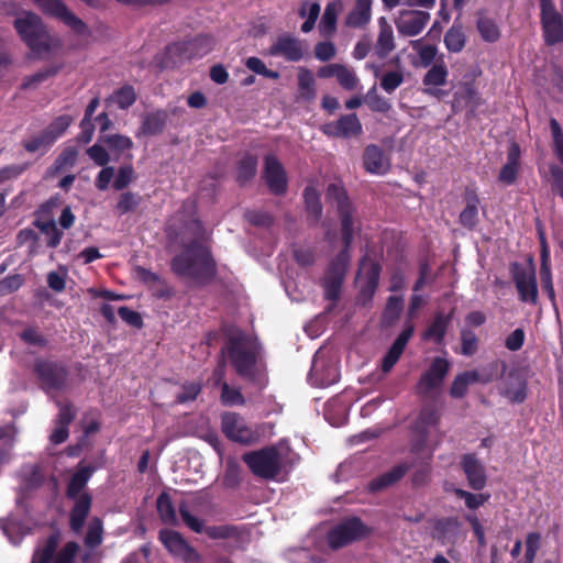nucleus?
<instances>
[{
    "label": "nucleus",
    "instance_id": "2",
    "mask_svg": "<svg viewBox=\"0 0 563 563\" xmlns=\"http://www.w3.org/2000/svg\"><path fill=\"white\" fill-rule=\"evenodd\" d=\"M230 361L239 376L255 383L260 387L265 385L264 365L261 357V345L253 335L245 334L238 329L228 331V344L222 349V360L214 369L211 379L214 385L224 382L225 361Z\"/></svg>",
    "mask_w": 563,
    "mask_h": 563
},
{
    "label": "nucleus",
    "instance_id": "55",
    "mask_svg": "<svg viewBox=\"0 0 563 563\" xmlns=\"http://www.w3.org/2000/svg\"><path fill=\"white\" fill-rule=\"evenodd\" d=\"M402 305L404 302L400 297H389L383 316V319L387 324H391L394 321L398 319L402 310Z\"/></svg>",
    "mask_w": 563,
    "mask_h": 563
},
{
    "label": "nucleus",
    "instance_id": "26",
    "mask_svg": "<svg viewBox=\"0 0 563 563\" xmlns=\"http://www.w3.org/2000/svg\"><path fill=\"white\" fill-rule=\"evenodd\" d=\"M520 147L512 143L507 154V163L501 167L498 179L505 185H511L517 179L519 172Z\"/></svg>",
    "mask_w": 563,
    "mask_h": 563
},
{
    "label": "nucleus",
    "instance_id": "24",
    "mask_svg": "<svg viewBox=\"0 0 563 563\" xmlns=\"http://www.w3.org/2000/svg\"><path fill=\"white\" fill-rule=\"evenodd\" d=\"M74 507L69 515V525L74 532L79 533L90 512L91 497L88 493H82L78 498H71Z\"/></svg>",
    "mask_w": 563,
    "mask_h": 563
},
{
    "label": "nucleus",
    "instance_id": "22",
    "mask_svg": "<svg viewBox=\"0 0 563 563\" xmlns=\"http://www.w3.org/2000/svg\"><path fill=\"white\" fill-rule=\"evenodd\" d=\"M396 47L393 26L385 16L378 19V35L374 45V53L379 58L387 57Z\"/></svg>",
    "mask_w": 563,
    "mask_h": 563
},
{
    "label": "nucleus",
    "instance_id": "30",
    "mask_svg": "<svg viewBox=\"0 0 563 563\" xmlns=\"http://www.w3.org/2000/svg\"><path fill=\"white\" fill-rule=\"evenodd\" d=\"M466 206L460 214V222L463 227L472 229L478 221L479 199L473 190L465 194Z\"/></svg>",
    "mask_w": 563,
    "mask_h": 563
},
{
    "label": "nucleus",
    "instance_id": "43",
    "mask_svg": "<svg viewBox=\"0 0 563 563\" xmlns=\"http://www.w3.org/2000/svg\"><path fill=\"white\" fill-rule=\"evenodd\" d=\"M410 45L418 53L421 66L429 67L435 59V46L430 44L423 45L421 40L411 41Z\"/></svg>",
    "mask_w": 563,
    "mask_h": 563
},
{
    "label": "nucleus",
    "instance_id": "57",
    "mask_svg": "<svg viewBox=\"0 0 563 563\" xmlns=\"http://www.w3.org/2000/svg\"><path fill=\"white\" fill-rule=\"evenodd\" d=\"M71 123V118L69 115H60L55 119L46 129V133L49 136H54V142L63 135V133L68 129Z\"/></svg>",
    "mask_w": 563,
    "mask_h": 563
},
{
    "label": "nucleus",
    "instance_id": "49",
    "mask_svg": "<svg viewBox=\"0 0 563 563\" xmlns=\"http://www.w3.org/2000/svg\"><path fill=\"white\" fill-rule=\"evenodd\" d=\"M141 202V197L134 192H123L117 203V211L119 214H125L135 210Z\"/></svg>",
    "mask_w": 563,
    "mask_h": 563
},
{
    "label": "nucleus",
    "instance_id": "56",
    "mask_svg": "<svg viewBox=\"0 0 563 563\" xmlns=\"http://www.w3.org/2000/svg\"><path fill=\"white\" fill-rule=\"evenodd\" d=\"M134 180V169L131 165L121 166L113 179L112 187L115 190L126 188Z\"/></svg>",
    "mask_w": 563,
    "mask_h": 563
},
{
    "label": "nucleus",
    "instance_id": "54",
    "mask_svg": "<svg viewBox=\"0 0 563 563\" xmlns=\"http://www.w3.org/2000/svg\"><path fill=\"white\" fill-rule=\"evenodd\" d=\"M214 46V40L210 35H199L189 43V47L194 51V55L202 57L208 54Z\"/></svg>",
    "mask_w": 563,
    "mask_h": 563
},
{
    "label": "nucleus",
    "instance_id": "1",
    "mask_svg": "<svg viewBox=\"0 0 563 563\" xmlns=\"http://www.w3.org/2000/svg\"><path fill=\"white\" fill-rule=\"evenodd\" d=\"M327 198L335 205L340 218V233L343 250L331 261L323 278L324 296L329 300H336L340 296L344 276L350 264V249L354 236L361 231L360 217L355 207L339 184H330Z\"/></svg>",
    "mask_w": 563,
    "mask_h": 563
},
{
    "label": "nucleus",
    "instance_id": "9",
    "mask_svg": "<svg viewBox=\"0 0 563 563\" xmlns=\"http://www.w3.org/2000/svg\"><path fill=\"white\" fill-rule=\"evenodd\" d=\"M541 23L544 41L553 45L563 41V15L552 0H540Z\"/></svg>",
    "mask_w": 563,
    "mask_h": 563
},
{
    "label": "nucleus",
    "instance_id": "46",
    "mask_svg": "<svg viewBox=\"0 0 563 563\" xmlns=\"http://www.w3.org/2000/svg\"><path fill=\"white\" fill-rule=\"evenodd\" d=\"M54 143V136H49L44 130L41 134L24 142V148L30 153L47 150Z\"/></svg>",
    "mask_w": 563,
    "mask_h": 563
},
{
    "label": "nucleus",
    "instance_id": "35",
    "mask_svg": "<svg viewBox=\"0 0 563 563\" xmlns=\"http://www.w3.org/2000/svg\"><path fill=\"white\" fill-rule=\"evenodd\" d=\"M320 3L317 0H305L299 9V15L306 21L301 25V31L303 33H309L313 30L316 25V21L320 15Z\"/></svg>",
    "mask_w": 563,
    "mask_h": 563
},
{
    "label": "nucleus",
    "instance_id": "63",
    "mask_svg": "<svg viewBox=\"0 0 563 563\" xmlns=\"http://www.w3.org/2000/svg\"><path fill=\"white\" fill-rule=\"evenodd\" d=\"M541 536L537 532H531L526 538V563H533L537 552L540 547Z\"/></svg>",
    "mask_w": 563,
    "mask_h": 563
},
{
    "label": "nucleus",
    "instance_id": "15",
    "mask_svg": "<svg viewBox=\"0 0 563 563\" xmlns=\"http://www.w3.org/2000/svg\"><path fill=\"white\" fill-rule=\"evenodd\" d=\"M264 179L269 190L283 195L287 189V175L282 163L274 155H267L264 162Z\"/></svg>",
    "mask_w": 563,
    "mask_h": 563
},
{
    "label": "nucleus",
    "instance_id": "48",
    "mask_svg": "<svg viewBox=\"0 0 563 563\" xmlns=\"http://www.w3.org/2000/svg\"><path fill=\"white\" fill-rule=\"evenodd\" d=\"M404 82V74L400 69L390 70L380 78V87L387 93H393Z\"/></svg>",
    "mask_w": 563,
    "mask_h": 563
},
{
    "label": "nucleus",
    "instance_id": "33",
    "mask_svg": "<svg viewBox=\"0 0 563 563\" xmlns=\"http://www.w3.org/2000/svg\"><path fill=\"white\" fill-rule=\"evenodd\" d=\"M451 322V314L439 313L426 330L423 338L434 343H441Z\"/></svg>",
    "mask_w": 563,
    "mask_h": 563
},
{
    "label": "nucleus",
    "instance_id": "50",
    "mask_svg": "<svg viewBox=\"0 0 563 563\" xmlns=\"http://www.w3.org/2000/svg\"><path fill=\"white\" fill-rule=\"evenodd\" d=\"M0 527L13 544L21 541L23 534L22 526L12 518L0 520Z\"/></svg>",
    "mask_w": 563,
    "mask_h": 563
},
{
    "label": "nucleus",
    "instance_id": "37",
    "mask_svg": "<svg viewBox=\"0 0 563 563\" xmlns=\"http://www.w3.org/2000/svg\"><path fill=\"white\" fill-rule=\"evenodd\" d=\"M478 380V374L476 372H465L455 377L452 383L450 394L452 397H463L471 384Z\"/></svg>",
    "mask_w": 563,
    "mask_h": 563
},
{
    "label": "nucleus",
    "instance_id": "34",
    "mask_svg": "<svg viewBox=\"0 0 563 563\" xmlns=\"http://www.w3.org/2000/svg\"><path fill=\"white\" fill-rule=\"evenodd\" d=\"M340 10L341 3L338 1H333L327 4L319 23V31L323 36H329L334 33Z\"/></svg>",
    "mask_w": 563,
    "mask_h": 563
},
{
    "label": "nucleus",
    "instance_id": "7",
    "mask_svg": "<svg viewBox=\"0 0 563 563\" xmlns=\"http://www.w3.org/2000/svg\"><path fill=\"white\" fill-rule=\"evenodd\" d=\"M340 371L336 362L327 356L325 351L319 349L313 357L308 379L316 387H328L339 380Z\"/></svg>",
    "mask_w": 563,
    "mask_h": 563
},
{
    "label": "nucleus",
    "instance_id": "32",
    "mask_svg": "<svg viewBox=\"0 0 563 563\" xmlns=\"http://www.w3.org/2000/svg\"><path fill=\"white\" fill-rule=\"evenodd\" d=\"M316 98V80L313 74L307 68L298 73V99L312 101Z\"/></svg>",
    "mask_w": 563,
    "mask_h": 563
},
{
    "label": "nucleus",
    "instance_id": "13",
    "mask_svg": "<svg viewBox=\"0 0 563 563\" xmlns=\"http://www.w3.org/2000/svg\"><path fill=\"white\" fill-rule=\"evenodd\" d=\"M380 266L374 260L364 256L360 262L358 273L356 277V284L360 287L361 295L364 300H369L379 280Z\"/></svg>",
    "mask_w": 563,
    "mask_h": 563
},
{
    "label": "nucleus",
    "instance_id": "23",
    "mask_svg": "<svg viewBox=\"0 0 563 563\" xmlns=\"http://www.w3.org/2000/svg\"><path fill=\"white\" fill-rule=\"evenodd\" d=\"M462 466L470 486L476 490L484 488L486 485L485 468L473 454L464 455Z\"/></svg>",
    "mask_w": 563,
    "mask_h": 563
},
{
    "label": "nucleus",
    "instance_id": "60",
    "mask_svg": "<svg viewBox=\"0 0 563 563\" xmlns=\"http://www.w3.org/2000/svg\"><path fill=\"white\" fill-rule=\"evenodd\" d=\"M179 514L185 525L192 531L201 532L203 530V520L192 515L186 504L179 506Z\"/></svg>",
    "mask_w": 563,
    "mask_h": 563
},
{
    "label": "nucleus",
    "instance_id": "10",
    "mask_svg": "<svg viewBox=\"0 0 563 563\" xmlns=\"http://www.w3.org/2000/svg\"><path fill=\"white\" fill-rule=\"evenodd\" d=\"M367 532L366 527L357 518H350L333 528L328 534L331 548L338 549L355 541Z\"/></svg>",
    "mask_w": 563,
    "mask_h": 563
},
{
    "label": "nucleus",
    "instance_id": "19",
    "mask_svg": "<svg viewBox=\"0 0 563 563\" xmlns=\"http://www.w3.org/2000/svg\"><path fill=\"white\" fill-rule=\"evenodd\" d=\"M268 54L272 56H282L290 62H298L302 58V45L299 40L291 36H280L269 47Z\"/></svg>",
    "mask_w": 563,
    "mask_h": 563
},
{
    "label": "nucleus",
    "instance_id": "42",
    "mask_svg": "<svg viewBox=\"0 0 563 563\" xmlns=\"http://www.w3.org/2000/svg\"><path fill=\"white\" fill-rule=\"evenodd\" d=\"M477 30L482 38L486 42H496L500 36V32L496 22L487 16L478 18Z\"/></svg>",
    "mask_w": 563,
    "mask_h": 563
},
{
    "label": "nucleus",
    "instance_id": "59",
    "mask_svg": "<svg viewBox=\"0 0 563 563\" xmlns=\"http://www.w3.org/2000/svg\"><path fill=\"white\" fill-rule=\"evenodd\" d=\"M541 287L547 292L550 301L555 306V291L552 280L551 266L540 267Z\"/></svg>",
    "mask_w": 563,
    "mask_h": 563
},
{
    "label": "nucleus",
    "instance_id": "11",
    "mask_svg": "<svg viewBox=\"0 0 563 563\" xmlns=\"http://www.w3.org/2000/svg\"><path fill=\"white\" fill-rule=\"evenodd\" d=\"M450 363L443 357H435L429 369L421 376L417 384V390L422 396H432L435 394L446 376Z\"/></svg>",
    "mask_w": 563,
    "mask_h": 563
},
{
    "label": "nucleus",
    "instance_id": "45",
    "mask_svg": "<svg viewBox=\"0 0 563 563\" xmlns=\"http://www.w3.org/2000/svg\"><path fill=\"white\" fill-rule=\"evenodd\" d=\"M77 159V150L75 147L65 148L62 154L56 158L52 168L48 169V174L58 173L67 167H73Z\"/></svg>",
    "mask_w": 563,
    "mask_h": 563
},
{
    "label": "nucleus",
    "instance_id": "27",
    "mask_svg": "<svg viewBox=\"0 0 563 563\" xmlns=\"http://www.w3.org/2000/svg\"><path fill=\"white\" fill-rule=\"evenodd\" d=\"M307 219L310 224L316 225L322 217V205L320 201V192L313 186H307L303 191Z\"/></svg>",
    "mask_w": 563,
    "mask_h": 563
},
{
    "label": "nucleus",
    "instance_id": "5",
    "mask_svg": "<svg viewBox=\"0 0 563 563\" xmlns=\"http://www.w3.org/2000/svg\"><path fill=\"white\" fill-rule=\"evenodd\" d=\"M15 29L22 40L35 52H48L55 40L47 33L38 15L24 11L14 21Z\"/></svg>",
    "mask_w": 563,
    "mask_h": 563
},
{
    "label": "nucleus",
    "instance_id": "41",
    "mask_svg": "<svg viewBox=\"0 0 563 563\" xmlns=\"http://www.w3.org/2000/svg\"><path fill=\"white\" fill-rule=\"evenodd\" d=\"M157 511L161 519L165 523L174 525L177 521L175 508L173 506L170 496L167 493H162L156 501Z\"/></svg>",
    "mask_w": 563,
    "mask_h": 563
},
{
    "label": "nucleus",
    "instance_id": "61",
    "mask_svg": "<svg viewBox=\"0 0 563 563\" xmlns=\"http://www.w3.org/2000/svg\"><path fill=\"white\" fill-rule=\"evenodd\" d=\"M336 79L339 84L346 90L355 89L358 84V78L356 77L355 73L344 65L341 66Z\"/></svg>",
    "mask_w": 563,
    "mask_h": 563
},
{
    "label": "nucleus",
    "instance_id": "28",
    "mask_svg": "<svg viewBox=\"0 0 563 563\" xmlns=\"http://www.w3.org/2000/svg\"><path fill=\"white\" fill-rule=\"evenodd\" d=\"M460 533V522L455 518H445L438 520L433 528V537L443 544L452 543Z\"/></svg>",
    "mask_w": 563,
    "mask_h": 563
},
{
    "label": "nucleus",
    "instance_id": "25",
    "mask_svg": "<svg viewBox=\"0 0 563 563\" xmlns=\"http://www.w3.org/2000/svg\"><path fill=\"white\" fill-rule=\"evenodd\" d=\"M448 75L449 71L444 60L442 58L437 59L423 77L422 82L427 87L424 92L434 96L435 91L433 88L444 86Z\"/></svg>",
    "mask_w": 563,
    "mask_h": 563
},
{
    "label": "nucleus",
    "instance_id": "53",
    "mask_svg": "<svg viewBox=\"0 0 563 563\" xmlns=\"http://www.w3.org/2000/svg\"><path fill=\"white\" fill-rule=\"evenodd\" d=\"M57 544H58V537L51 536L46 540L44 548L41 550H37L34 553L32 563H47L52 559V556L57 548Z\"/></svg>",
    "mask_w": 563,
    "mask_h": 563
},
{
    "label": "nucleus",
    "instance_id": "29",
    "mask_svg": "<svg viewBox=\"0 0 563 563\" xmlns=\"http://www.w3.org/2000/svg\"><path fill=\"white\" fill-rule=\"evenodd\" d=\"M95 468L91 466H80L71 476L67 486V497L78 498L84 492L89 478L91 477Z\"/></svg>",
    "mask_w": 563,
    "mask_h": 563
},
{
    "label": "nucleus",
    "instance_id": "14",
    "mask_svg": "<svg viewBox=\"0 0 563 563\" xmlns=\"http://www.w3.org/2000/svg\"><path fill=\"white\" fill-rule=\"evenodd\" d=\"M159 539L174 556L188 563H194L199 560L198 553L187 543L179 532L165 529L159 532Z\"/></svg>",
    "mask_w": 563,
    "mask_h": 563
},
{
    "label": "nucleus",
    "instance_id": "40",
    "mask_svg": "<svg viewBox=\"0 0 563 563\" xmlns=\"http://www.w3.org/2000/svg\"><path fill=\"white\" fill-rule=\"evenodd\" d=\"M257 170V158L254 155H244L238 166V180L244 184L252 179Z\"/></svg>",
    "mask_w": 563,
    "mask_h": 563
},
{
    "label": "nucleus",
    "instance_id": "64",
    "mask_svg": "<svg viewBox=\"0 0 563 563\" xmlns=\"http://www.w3.org/2000/svg\"><path fill=\"white\" fill-rule=\"evenodd\" d=\"M87 155L98 166H107L110 162V155L100 144H95L87 150Z\"/></svg>",
    "mask_w": 563,
    "mask_h": 563
},
{
    "label": "nucleus",
    "instance_id": "31",
    "mask_svg": "<svg viewBox=\"0 0 563 563\" xmlns=\"http://www.w3.org/2000/svg\"><path fill=\"white\" fill-rule=\"evenodd\" d=\"M372 0H357L353 10L346 16V25L362 27L371 20Z\"/></svg>",
    "mask_w": 563,
    "mask_h": 563
},
{
    "label": "nucleus",
    "instance_id": "44",
    "mask_svg": "<svg viewBox=\"0 0 563 563\" xmlns=\"http://www.w3.org/2000/svg\"><path fill=\"white\" fill-rule=\"evenodd\" d=\"M120 109H128L136 100V93L132 86H123L117 90L110 98Z\"/></svg>",
    "mask_w": 563,
    "mask_h": 563
},
{
    "label": "nucleus",
    "instance_id": "17",
    "mask_svg": "<svg viewBox=\"0 0 563 563\" xmlns=\"http://www.w3.org/2000/svg\"><path fill=\"white\" fill-rule=\"evenodd\" d=\"M323 132L329 136L350 139L362 133V124L356 114L342 115L338 121L327 123Z\"/></svg>",
    "mask_w": 563,
    "mask_h": 563
},
{
    "label": "nucleus",
    "instance_id": "20",
    "mask_svg": "<svg viewBox=\"0 0 563 563\" xmlns=\"http://www.w3.org/2000/svg\"><path fill=\"white\" fill-rule=\"evenodd\" d=\"M363 165L367 173L385 175L390 168V161L377 145H368L363 155Z\"/></svg>",
    "mask_w": 563,
    "mask_h": 563
},
{
    "label": "nucleus",
    "instance_id": "3",
    "mask_svg": "<svg viewBox=\"0 0 563 563\" xmlns=\"http://www.w3.org/2000/svg\"><path fill=\"white\" fill-rule=\"evenodd\" d=\"M173 271L196 283H205L216 274V264L210 251L202 242H192L172 263Z\"/></svg>",
    "mask_w": 563,
    "mask_h": 563
},
{
    "label": "nucleus",
    "instance_id": "36",
    "mask_svg": "<svg viewBox=\"0 0 563 563\" xmlns=\"http://www.w3.org/2000/svg\"><path fill=\"white\" fill-rule=\"evenodd\" d=\"M407 472V466L398 465L394 467L391 471L380 475L376 479L372 481L369 484V489L372 492L384 489L397 481H399Z\"/></svg>",
    "mask_w": 563,
    "mask_h": 563
},
{
    "label": "nucleus",
    "instance_id": "4",
    "mask_svg": "<svg viewBox=\"0 0 563 563\" xmlns=\"http://www.w3.org/2000/svg\"><path fill=\"white\" fill-rule=\"evenodd\" d=\"M289 449L284 445L269 446L245 453L243 461L252 473L264 479H275L286 470Z\"/></svg>",
    "mask_w": 563,
    "mask_h": 563
},
{
    "label": "nucleus",
    "instance_id": "58",
    "mask_svg": "<svg viewBox=\"0 0 563 563\" xmlns=\"http://www.w3.org/2000/svg\"><path fill=\"white\" fill-rule=\"evenodd\" d=\"M462 349L461 353L466 356L473 355L477 351V336L467 329L461 331Z\"/></svg>",
    "mask_w": 563,
    "mask_h": 563
},
{
    "label": "nucleus",
    "instance_id": "21",
    "mask_svg": "<svg viewBox=\"0 0 563 563\" xmlns=\"http://www.w3.org/2000/svg\"><path fill=\"white\" fill-rule=\"evenodd\" d=\"M412 334L413 325L411 323H407L383 358L382 369L384 373L389 372L398 362Z\"/></svg>",
    "mask_w": 563,
    "mask_h": 563
},
{
    "label": "nucleus",
    "instance_id": "51",
    "mask_svg": "<svg viewBox=\"0 0 563 563\" xmlns=\"http://www.w3.org/2000/svg\"><path fill=\"white\" fill-rule=\"evenodd\" d=\"M102 522L98 518H93L88 527L85 538V544L89 548H96L102 542Z\"/></svg>",
    "mask_w": 563,
    "mask_h": 563
},
{
    "label": "nucleus",
    "instance_id": "38",
    "mask_svg": "<svg viewBox=\"0 0 563 563\" xmlns=\"http://www.w3.org/2000/svg\"><path fill=\"white\" fill-rule=\"evenodd\" d=\"M465 34L461 26L452 25L444 35V44L448 51L461 52L465 46Z\"/></svg>",
    "mask_w": 563,
    "mask_h": 563
},
{
    "label": "nucleus",
    "instance_id": "8",
    "mask_svg": "<svg viewBox=\"0 0 563 563\" xmlns=\"http://www.w3.org/2000/svg\"><path fill=\"white\" fill-rule=\"evenodd\" d=\"M221 428L222 432L234 442L250 444L260 438V433L236 412H224L221 416Z\"/></svg>",
    "mask_w": 563,
    "mask_h": 563
},
{
    "label": "nucleus",
    "instance_id": "62",
    "mask_svg": "<svg viewBox=\"0 0 563 563\" xmlns=\"http://www.w3.org/2000/svg\"><path fill=\"white\" fill-rule=\"evenodd\" d=\"M550 129L553 137L555 154L560 162L563 164V131L555 119L550 120Z\"/></svg>",
    "mask_w": 563,
    "mask_h": 563
},
{
    "label": "nucleus",
    "instance_id": "39",
    "mask_svg": "<svg viewBox=\"0 0 563 563\" xmlns=\"http://www.w3.org/2000/svg\"><path fill=\"white\" fill-rule=\"evenodd\" d=\"M166 122V114L164 112H154L147 114L142 123L141 133L147 135H155L162 132Z\"/></svg>",
    "mask_w": 563,
    "mask_h": 563
},
{
    "label": "nucleus",
    "instance_id": "52",
    "mask_svg": "<svg viewBox=\"0 0 563 563\" xmlns=\"http://www.w3.org/2000/svg\"><path fill=\"white\" fill-rule=\"evenodd\" d=\"M221 401L224 406H242L245 399L238 388H232L228 383L222 384Z\"/></svg>",
    "mask_w": 563,
    "mask_h": 563
},
{
    "label": "nucleus",
    "instance_id": "16",
    "mask_svg": "<svg viewBox=\"0 0 563 563\" xmlns=\"http://www.w3.org/2000/svg\"><path fill=\"white\" fill-rule=\"evenodd\" d=\"M36 373L42 382L43 388L49 393L59 389L66 380V371L63 366L53 362L40 361L36 363Z\"/></svg>",
    "mask_w": 563,
    "mask_h": 563
},
{
    "label": "nucleus",
    "instance_id": "12",
    "mask_svg": "<svg viewBox=\"0 0 563 563\" xmlns=\"http://www.w3.org/2000/svg\"><path fill=\"white\" fill-rule=\"evenodd\" d=\"M34 2L44 13L62 20L76 33H86V24L70 12L60 0H34Z\"/></svg>",
    "mask_w": 563,
    "mask_h": 563
},
{
    "label": "nucleus",
    "instance_id": "18",
    "mask_svg": "<svg viewBox=\"0 0 563 563\" xmlns=\"http://www.w3.org/2000/svg\"><path fill=\"white\" fill-rule=\"evenodd\" d=\"M430 20V14L424 11H402L396 20V26L405 36H416L422 32Z\"/></svg>",
    "mask_w": 563,
    "mask_h": 563
},
{
    "label": "nucleus",
    "instance_id": "47",
    "mask_svg": "<svg viewBox=\"0 0 563 563\" xmlns=\"http://www.w3.org/2000/svg\"><path fill=\"white\" fill-rule=\"evenodd\" d=\"M100 141L106 143L111 151L118 153L130 150L133 146L132 140L129 136L122 134L106 135L101 137Z\"/></svg>",
    "mask_w": 563,
    "mask_h": 563
},
{
    "label": "nucleus",
    "instance_id": "6",
    "mask_svg": "<svg viewBox=\"0 0 563 563\" xmlns=\"http://www.w3.org/2000/svg\"><path fill=\"white\" fill-rule=\"evenodd\" d=\"M510 273L519 300L536 306L538 303L539 291L536 266L532 258H529L526 263H512Z\"/></svg>",
    "mask_w": 563,
    "mask_h": 563
}]
</instances>
